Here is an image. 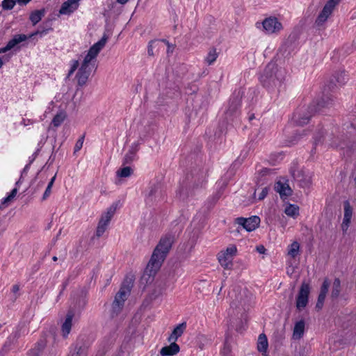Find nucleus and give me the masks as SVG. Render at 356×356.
Returning a JSON list of instances; mask_svg holds the SVG:
<instances>
[{"mask_svg":"<svg viewBox=\"0 0 356 356\" xmlns=\"http://www.w3.org/2000/svg\"><path fill=\"white\" fill-rule=\"evenodd\" d=\"M333 10L329 8L328 7L324 6L322 10L318 14V17H316L314 26L315 27L318 28V29H321L325 23L327 22L328 18L331 16V15L333 13Z\"/></svg>","mask_w":356,"mask_h":356,"instance_id":"nucleus-17","label":"nucleus"},{"mask_svg":"<svg viewBox=\"0 0 356 356\" xmlns=\"http://www.w3.org/2000/svg\"><path fill=\"white\" fill-rule=\"evenodd\" d=\"M321 137H323V136H315V138H314L315 144H317L318 143H320L321 141Z\"/></svg>","mask_w":356,"mask_h":356,"instance_id":"nucleus-56","label":"nucleus"},{"mask_svg":"<svg viewBox=\"0 0 356 356\" xmlns=\"http://www.w3.org/2000/svg\"><path fill=\"white\" fill-rule=\"evenodd\" d=\"M65 118V113H59L54 117L51 123L56 127H59L62 124V122L64 121Z\"/></svg>","mask_w":356,"mask_h":356,"instance_id":"nucleus-35","label":"nucleus"},{"mask_svg":"<svg viewBox=\"0 0 356 356\" xmlns=\"http://www.w3.org/2000/svg\"><path fill=\"white\" fill-rule=\"evenodd\" d=\"M47 344V339L43 337L40 339L29 352V356H40Z\"/></svg>","mask_w":356,"mask_h":356,"instance_id":"nucleus-24","label":"nucleus"},{"mask_svg":"<svg viewBox=\"0 0 356 356\" xmlns=\"http://www.w3.org/2000/svg\"><path fill=\"white\" fill-rule=\"evenodd\" d=\"M84 138H85V136L83 135L76 143L75 144V146H74V153H76V152L79 151L82 147H83V140H84Z\"/></svg>","mask_w":356,"mask_h":356,"instance_id":"nucleus-41","label":"nucleus"},{"mask_svg":"<svg viewBox=\"0 0 356 356\" xmlns=\"http://www.w3.org/2000/svg\"><path fill=\"white\" fill-rule=\"evenodd\" d=\"M173 243V238L171 236L162 237L156 248L145 268V273L149 277H153L160 269L163 262L166 258Z\"/></svg>","mask_w":356,"mask_h":356,"instance_id":"nucleus-3","label":"nucleus"},{"mask_svg":"<svg viewBox=\"0 0 356 356\" xmlns=\"http://www.w3.org/2000/svg\"><path fill=\"white\" fill-rule=\"evenodd\" d=\"M3 62L1 58H0V68L3 66Z\"/></svg>","mask_w":356,"mask_h":356,"instance_id":"nucleus-61","label":"nucleus"},{"mask_svg":"<svg viewBox=\"0 0 356 356\" xmlns=\"http://www.w3.org/2000/svg\"><path fill=\"white\" fill-rule=\"evenodd\" d=\"M310 293V285L303 282L300 286L296 298V308L299 311L304 309L308 304L309 295Z\"/></svg>","mask_w":356,"mask_h":356,"instance_id":"nucleus-9","label":"nucleus"},{"mask_svg":"<svg viewBox=\"0 0 356 356\" xmlns=\"http://www.w3.org/2000/svg\"><path fill=\"white\" fill-rule=\"evenodd\" d=\"M218 56V54L216 49L215 48H211L205 58V62L208 65H211L216 60Z\"/></svg>","mask_w":356,"mask_h":356,"instance_id":"nucleus-34","label":"nucleus"},{"mask_svg":"<svg viewBox=\"0 0 356 356\" xmlns=\"http://www.w3.org/2000/svg\"><path fill=\"white\" fill-rule=\"evenodd\" d=\"M242 296L240 300V304L244 309L248 308V306L250 305V302L252 300L253 295L248 291V290H245L243 291Z\"/></svg>","mask_w":356,"mask_h":356,"instance_id":"nucleus-29","label":"nucleus"},{"mask_svg":"<svg viewBox=\"0 0 356 356\" xmlns=\"http://www.w3.org/2000/svg\"><path fill=\"white\" fill-rule=\"evenodd\" d=\"M104 355H105V351L103 350L102 352H100V351L98 352L97 356H104Z\"/></svg>","mask_w":356,"mask_h":356,"instance_id":"nucleus-59","label":"nucleus"},{"mask_svg":"<svg viewBox=\"0 0 356 356\" xmlns=\"http://www.w3.org/2000/svg\"><path fill=\"white\" fill-rule=\"evenodd\" d=\"M132 173V169L130 167H124L117 171V175L120 177H128Z\"/></svg>","mask_w":356,"mask_h":356,"instance_id":"nucleus-36","label":"nucleus"},{"mask_svg":"<svg viewBox=\"0 0 356 356\" xmlns=\"http://www.w3.org/2000/svg\"><path fill=\"white\" fill-rule=\"evenodd\" d=\"M268 190L267 187L263 188L261 192L259 195V198L258 199L259 200H264L266 197V195L268 194Z\"/></svg>","mask_w":356,"mask_h":356,"instance_id":"nucleus-45","label":"nucleus"},{"mask_svg":"<svg viewBox=\"0 0 356 356\" xmlns=\"http://www.w3.org/2000/svg\"><path fill=\"white\" fill-rule=\"evenodd\" d=\"M31 0H17V2L19 4V5H26L29 1H31Z\"/></svg>","mask_w":356,"mask_h":356,"instance_id":"nucleus-53","label":"nucleus"},{"mask_svg":"<svg viewBox=\"0 0 356 356\" xmlns=\"http://www.w3.org/2000/svg\"><path fill=\"white\" fill-rule=\"evenodd\" d=\"M224 351L229 352V349L225 346V347L224 348Z\"/></svg>","mask_w":356,"mask_h":356,"instance_id":"nucleus-64","label":"nucleus"},{"mask_svg":"<svg viewBox=\"0 0 356 356\" xmlns=\"http://www.w3.org/2000/svg\"><path fill=\"white\" fill-rule=\"evenodd\" d=\"M268 339L265 334H259L257 342V349L261 353H266L268 349Z\"/></svg>","mask_w":356,"mask_h":356,"instance_id":"nucleus-30","label":"nucleus"},{"mask_svg":"<svg viewBox=\"0 0 356 356\" xmlns=\"http://www.w3.org/2000/svg\"><path fill=\"white\" fill-rule=\"evenodd\" d=\"M12 293L14 294V299L16 300L18 297V295L17 293L19 291V284H15L12 287Z\"/></svg>","mask_w":356,"mask_h":356,"instance_id":"nucleus-46","label":"nucleus"},{"mask_svg":"<svg viewBox=\"0 0 356 356\" xmlns=\"http://www.w3.org/2000/svg\"><path fill=\"white\" fill-rule=\"evenodd\" d=\"M300 252V244L297 241L293 242L288 247L287 254L291 258H296Z\"/></svg>","mask_w":356,"mask_h":356,"instance_id":"nucleus-32","label":"nucleus"},{"mask_svg":"<svg viewBox=\"0 0 356 356\" xmlns=\"http://www.w3.org/2000/svg\"><path fill=\"white\" fill-rule=\"evenodd\" d=\"M17 193V188H13V189L11 191V192H10V195H9L10 197H11L12 199H13V198L15 197V195H16Z\"/></svg>","mask_w":356,"mask_h":356,"instance_id":"nucleus-50","label":"nucleus"},{"mask_svg":"<svg viewBox=\"0 0 356 356\" xmlns=\"http://www.w3.org/2000/svg\"><path fill=\"white\" fill-rule=\"evenodd\" d=\"M88 346L83 339H79L70 350L68 356H83L86 354Z\"/></svg>","mask_w":356,"mask_h":356,"instance_id":"nucleus-18","label":"nucleus"},{"mask_svg":"<svg viewBox=\"0 0 356 356\" xmlns=\"http://www.w3.org/2000/svg\"><path fill=\"white\" fill-rule=\"evenodd\" d=\"M73 317L74 313L71 311L68 312L65 320L61 325V335L64 339H67L71 332Z\"/></svg>","mask_w":356,"mask_h":356,"instance_id":"nucleus-19","label":"nucleus"},{"mask_svg":"<svg viewBox=\"0 0 356 356\" xmlns=\"http://www.w3.org/2000/svg\"><path fill=\"white\" fill-rule=\"evenodd\" d=\"M115 210L116 207L112 205L107 209V211L102 216L99 220H103V222H104V223L108 225L109 222L111 221V218H113L115 212Z\"/></svg>","mask_w":356,"mask_h":356,"instance_id":"nucleus-31","label":"nucleus"},{"mask_svg":"<svg viewBox=\"0 0 356 356\" xmlns=\"http://www.w3.org/2000/svg\"><path fill=\"white\" fill-rule=\"evenodd\" d=\"M118 3L121 4H125L129 0H116Z\"/></svg>","mask_w":356,"mask_h":356,"instance_id":"nucleus-58","label":"nucleus"},{"mask_svg":"<svg viewBox=\"0 0 356 356\" xmlns=\"http://www.w3.org/2000/svg\"><path fill=\"white\" fill-rule=\"evenodd\" d=\"M350 131L345 134L343 130L340 131L339 127H334L330 132H326L325 136V140L330 142V146L341 149H346V152L348 155L352 150L356 148V144L350 140V138L355 132V129L352 124L350 125Z\"/></svg>","mask_w":356,"mask_h":356,"instance_id":"nucleus-4","label":"nucleus"},{"mask_svg":"<svg viewBox=\"0 0 356 356\" xmlns=\"http://www.w3.org/2000/svg\"><path fill=\"white\" fill-rule=\"evenodd\" d=\"M275 191L279 193L281 197L284 196H290L292 195V190L289 187V184L277 181L275 186Z\"/></svg>","mask_w":356,"mask_h":356,"instance_id":"nucleus-26","label":"nucleus"},{"mask_svg":"<svg viewBox=\"0 0 356 356\" xmlns=\"http://www.w3.org/2000/svg\"><path fill=\"white\" fill-rule=\"evenodd\" d=\"M79 65V60H74L72 61V65L71 66V68L67 74V79H69L70 76L73 74V73L76 70Z\"/></svg>","mask_w":356,"mask_h":356,"instance_id":"nucleus-40","label":"nucleus"},{"mask_svg":"<svg viewBox=\"0 0 356 356\" xmlns=\"http://www.w3.org/2000/svg\"><path fill=\"white\" fill-rule=\"evenodd\" d=\"M51 188L47 187L42 197V200H46L51 194Z\"/></svg>","mask_w":356,"mask_h":356,"instance_id":"nucleus-48","label":"nucleus"},{"mask_svg":"<svg viewBox=\"0 0 356 356\" xmlns=\"http://www.w3.org/2000/svg\"><path fill=\"white\" fill-rule=\"evenodd\" d=\"M186 329V323L183 322L178 324L172 330V333L168 338V341L176 342L179 337H180Z\"/></svg>","mask_w":356,"mask_h":356,"instance_id":"nucleus-23","label":"nucleus"},{"mask_svg":"<svg viewBox=\"0 0 356 356\" xmlns=\"http://www.w3.org/2000/svg\"><path fill=\"white\" fill-rule=\"evenodd\" d=\"M340 0H327L325 6L334 10V8L339 3Z\"/></svg>","mask_w":356,"mask_h":356,"instance_id":"nucleus-43","label":"nucleus"},{"mask_svg":"<svg viewBox=\"0 0 356 356\" xmlns=\"http://www.w3.org/2000/svg\"><path fill=\"white\" fill-rule=\"evenodd\" d=\"M152 42H149V44L148 46V50H147V52H148V54L149 56H153L154 55V53H153V50H152Z\"/></svg>","mask_w":356,"mask_h":356,"instance_id":"nucleus-54","label":"nucleus"},{"mask_svg":"<svg viewBox=\"0 0 356 356\" xmlns=\"http://www.w3.org/2000/svg\"><path fill=\"white\" fill-rule=\"evenodd\" d=\"M341 291V284L339 278L336 277L332 283L330 298L332 300L337 299Z\"/></svg>","mask_w":356,"mask_h":356,"instance_id":"nucleus-27","label":"nucleus"},{"mask_svg":"<svg viewBox=\"0 0 356 356\" xmlns=\"http://www.w3.org/2000/svg\"><path fill=\"white\" fill-rule=\"evenodd\" d=\"M285 71L275 62H270L260 75L261 85L268 90H273L284 81Z\"/></svg>","mask_w":356,"mask_h":356,"instance_id":"nucleus-5","label":"nucleus"},{"mask_svg":"<svg viewBox=\"0 0 356 356\" xmlns=\"http://www.w3.org/2000/svg\"><path fill=\"white\" fill-rule=\"evenodd\" d=\"M334 101L332 95L323 93L319 99L314 101L307 108H298L293 115V122L297 126L307 124L314 113L321 111L324 108L330 107Z\"/></svg>","mask_w":356,"mask_h":356,"instance_id":"nucleus-1","label":"nucleus"},{"mask_svg":"<svg viewBox=\"0 0 356 356\" xmlns=\"http://www.w3.org/2000/svg\"><path fill=\"white\" fill-rule=\"evenodd\" d=\"M330 285V282L328 278H325L323 284L320 289V293L318 296L317 302L316 304L315 308L319 311L321 310L324 305V301L325 300L326 296L328 292V289Z\"/></svg>","mask_w":356,"mask_h":356,"instance_id":"nucleus-13","label":"nucleus"},{"mask_svg":"<svg viewBox=\"0 0 356 356\" xmlns=\"http://www.w3.org/2000/svg\"><path fill=\"white\" fill-rule=\"evenodd\" d=\"M163 42H164L167 45H168V50H167V52L168 53H170V46H172L168 41H167L166 40H163Z\"/></svg>","mask_w":356,"mask_h":356,"instance_id":"nucleus-57","label":"nucleus"},{"mask_svg":"<svg viewBox=\"0 0 356 356\" xmlns=\"http://www.w3.org/2000/svg\"><path fill=\"white\" fill-rule=\"evenodd\" d=\"M347 80L348 74L345 70L336 71L330 80V86H329V88H331L337 86H343L346 83Z\"/></svg>","mask_w":356,"mask_h":356,"instance_id":"nucleus-14","label":"nucleus"},{"mask_svg":"<svg viewBox=\"0 0 356 356\" xmlns=\"http://www.w3.org/2000/svg\"><path fill=\"white\" fill-rule=\"evenodd\" d=\"M52 259H53V261H56L58 260V258H57V257L54 256V257H53Z\"/></svg>","mask_w":356,"mask_h":356,"instance_id":"nucleus-63","label":"nucleus"},{"mask_svg":"<svg viewBox=\"0 0 356 356\" xmlns=\"http://www.w3.org/2000/svg\"><path fill=\"white\" fill-rule=\"evenodd\" d=\"M92 67L81 65L76 74L77 83L79 86H83L86 84L88 79L90 75Z\"/></svg>","mask_w":356,"mask_h":356,"instance_id":"nucleus-15","label":"nucleus"},{"mask_svg":"<svg viewBox=\"0 0 356 356\" xmlns=\"http://www.w3.org/2000/svg\"><path fill=\"white\" fill-rule=\"evenodd\" d=\"M134 156H135V152L133 150L129 151V152L127 153L126 155L124 156L123 163L124 164L131 163L134 160Z\"/></svg>","mask_w":356,"mask_h":356,"instance_id":"nucleus-39","label":"nucleus"},{"mask_svg":"<svg viewBox=\"0 0 356 356\" xmlns=\"http://www.w3.org/2000/svg\"><path fill=\"white\" fill-rule=\"evenodd\" d=\"M56 179V175L51 179L50 181L49 182L48 185H47V187L48 188H52V186L54 183V181Z\"/></svg>","mask_w":356,"mask_h":356,"instance_id":"nucleus-52","label":"nucleus"},{"mask_svg":"<svg viewBox=\"0 0 356 356\" xmlns=\"http://www.w3.org/2000/svg\"><path fill=\"white\" fill-rule=\"evenodd\" d=\"M17 0H3L1 6L4 10H11L15 5Z\"/></svg>","mask_w":356,"mask_h":356,"instance_id":"nucleus-38","label":"nucleus"},{"mask_svg":"<svg viewBox=\"0 0 356 356\" xmlns=\"http://www.w3.org/2000/svg\"><path fill=\"white\" fill-rule=\"evenodd\" d=\"M173 243V238L171 236L162 237L156 248L145 268V273L149 277H153L160 269L163 262L166 258Z\"/></svg>","mask_w":356,"mask_h":356,"instance_id":"nucleus-2","label":"nucleus"},{"mask_svg":"<svg viewBox=\"0 0 356 356\" xmlns=\"http://www.w3.org/2000/svg\"><path fill=\"white\" fill-rule=\"evenodd\" d=\"M169 342L170 343L169 346H164L161 349L160 355L161 356H173L179 352L180 348L176 342Z\"/></svg>","mask_w":356,"mask_h":356,"instance_id":"nucleus-22","label":"nucleus"},{"mask_svg":"<svg viewBox=\"0 0 356 356\" xmlns=\"http://www.w3.org/2000/svg\"><path fill=\"white\" fill-rule=\"evenodd\" d=\"M253 118H254V115L253 114L249 117L250 120H252Z\"/></svg>","mask_w":356,"mask_h":356,"instance_id":"nucleus-62","label":"nucleus"},{"mask_svg":"<svg viewBox=\"0 0 356 356\" xmlns=\"http://www.w3.org/2000/svg\"><path fill=\"white\" fill-rule=\"evenodd\" d=\"M107 226H108V225L104 223V222H103V220L99 221V223H98V225L97 227V230H96V236L98 238L102 236V234L106 231Z\"/></svg>","mask_w":356,"mask_h":356,"instance_id":"nucleus-37","label":"nucleus"},{"mask_svg":"<svg viewBox=\"0 0 356 356\" xmlns=\"http://www.w3.org/2000/svg\"><path fill=\"white\" fill-rule=\"evenodd\" d=\"M13 199L11 197H10V196L8 195V197H5L2 202V204H5L8 202H9L10 201H11Z\"/></svg>","mask_w":356,"mask_h":356,"instance_id":"nucleus-55","label":"nucleus"},{"mask_svg":"<svg viewBox=\"0 0 356 356\" xmlns=\"http://www.w3.org/2000/svg\"><path fill=\"white\" fill-rule=\"evenodd\" d=\"M81 0H67L64 2L59 10L60 14L67 15L72 13L79 6V2Z\"/></svg>","mask_w":356,"mask_h":356,"instance_id":"nucleus-21","label":"nucleus"},{"mask_svg":"<svg viewBox=\"0 0 356 356\" xmlns=\"http://www.w3.org/2000/svg\"><path fill=\"white\" fill-rule=\"evenodd\" d=\"M38 32L33 33L29 35V37H27L24 34H18L15 35L13 39L8 41L6 46L0 49V54L1 53H6V51L10 50L11 49L14 48L17 44L19 43L25 41L28 38H31L37 34H38Z\"/></svg>","mask_w":356,"mask_h":356,"instance_id":"nucleus-11","label":"nucleus"},{"mask_svg":"<svg viewBox=\"0 0 356 356\" xmlns=\"http://www.w3.org/2000/svg\"><path fill=\"white\" fill-rule=\"evenodd\" d=\"M133 286V276H127L123 281L119 291L116 293L114 301L112 304L111 316L113 318L117 316L122 309L124 302L129 295Z\"/></svg>","mask_w":356,"mask_h":356,"instance_id":"nucleus-6","label":"nucleus"},{"mask_svg":"<svg viewBox=\"0 0 356 356\" xmlns=\"http://www.w3.org/2000/svg\"><path fill=\"white\" fill-rule=\"evenodd\" d=\"M305 322L304 320H300L296 323L293 330V339L295 340L300 339L305 332Z\"/></svg>","mask_w":356,"mask_h":356,"instance_id":"nucleus-25","label":"nucleus"},{"mask_svg":"<svg viewBox=\"0 0 356 356\" xmlns=\"http://www.w3.org/2000/svg\"><path fill=\"white\" fill-rule=\"evenodd\" d=\"M293 179L299 183L302 188L309 187L312 184V177L309 175L305 174L302 171H298L296 174L291 172Z\"/></svg>","mask_w":356,"mask_h":356,"instance_id":"nucleus-20","label":"nucleus"},{"mask_svg":"<svg viewBox=\"0 0 356 356\" xmlns=\"http://www.w3.org/2000/svg\"><path fill=\"white\" fill-rule=\"evenodd\" d=\"M256 250L260 254H264L266 250L264 246L261 245L257 246Z\"/></svg>","mask_w":356,"mask_h":356,"instance_id":"nucleus-49","label":"nucleus"},{"mask_svg":"<svg viewBox=\"0 0 356 356\" xmlns=\"http://www.w3.org/2000/svg\"><path fill=\"white\" fill-rule=\"evenodd\" d=\"M237 252L235 245H230L225 250L218 254V260L220 266L226 270H231L233 267V259Z\"/></svg>","mask_w":356,"mask_h":356,"instance_id":"nucleus-8","label":"nucleus"},{"mask_svg":"<svg viewBox=\"0 0 356 356\" xmlns=\"http://www.w3.org/2000/svg\"><path fill=\"white\" fill-rule=\"evenodd\" d=\"M270 170L268 168H264L260 171V175L264 176L270 172Z\"/></svg>","mask_w":356,"mask_h":356,"instance_id":"nucleus-51","label":"nucleus"},{"mask_svg":"<svg viewBox=\"0 0 356 356\" xmlns=\"http://www.w3.org/2000/svg\"><path fill=\"white\" fill-rule=\"evenodd\" d=\"M344 216L343 220L341 224V229L343 233H346L348 230L352 216H353V208L350 206L349 201L346 200L343 202Z\"/></svg>","mask_w":356,"mask_h":356,"instance_id":"nucleus-16","label":"nucleus"},{"mask_svg":"<svg viewBox=\"0 0 356 356\" xmlns=\"http://www.w3.org/2000/svg\"><path fill=\"white\" fill-rule=\"evenodd\" d=\"M235 220L238 225H241L248 232L254 230L260 223V218L257 216H253L248 218L239 217L236 218Z\"/></svg>","mask_w":356,"mask_h":356,"instance_id":"nucleus-10","label":"nucleus"},{"mask_svg":"<svg viewBox=\"0 0 356 356\" xmlns=\"http://www.w3.org/2000/svg\"><path fill=\"white\" fill-rule=\"evenodd\" d=\"M159 192V188L156 186H154L151 188L147 198L149 199L150 201L153 200V196H155L156 194Z\"/></svg>","mask_w":356,"mask_h":356,"instance_id":"nucleus-44","label":"nucleus"},{"mask_svg":"<svg viewBox=\"0 0 356 356\" xmlns=\"http://www.w3.org/2000/svg\"><path fill=\"white\" fill-rule=\"evenodd\" d=\"M46 10L44 8L36 10L32 12L30 15L29 19L32 22L33 25L38 24L44 16Z\"/></svg>","mask_w":356,"mask_h":356,"instance_id":"nucleus-28","label":"nucleus"},{"mask_svg":"<svg viewBox=\"0 0 356 356\" xmlns=\"http://www.w3.org/2000/svg\"><path fill=\"white\" fill-rule=\"evenodd\" d=\"M107 40L108 37L104 34L100 40L90 47L87 54L84 57L81 65L92 68H96L95 63L97 60V56L106 45Z\"/></svg>","mask_w":356,"mask_h":356,"instance_id":"nucleus-7","label":"nucleus"},{"mask_svg":"<svg viewBox=\"0 0 356 356\" xmlns=\"http://www.w3.org/2000/svg\"><path fill=\"white\" fill-rule=\"evenodd\" d=\"M284 213L288 216L296 218L299 215V207L297 205L289 204L286 207Z\"/></svg>","mask_w":356,"mask_h":356,"instance_id":"nucleus-33","label":"nucleus"},{"mask_svg":"<svg viewBox=\"0 0 356 356\" xmlns=\"http://www.w3.org/2000/svg\"><path fill=\"white\" fill-rule=\"evenodd\" d=\"M262 25L268 33H274L282 29V24L275 17H270L264 20Z\"/></svg>","mask_w":356,"mask_h":356,"instance_id":"nucleus-12","label":"nucleus"},{"mask_svg":"<svg viewBox=\"0 0 356 356\" xmlns=\"http://www.w3.org/2000/svg\"><path fill=\"white\" fill-rule=\"evenodd\" d=\"M305 131H302V134H296L294 136H293V139L291 140L292 143H296L301 137L302 135L305 134Z\"/></svg>","mask_w":356,"mask_h":356,"instance_id":"nucleus-47","label":"nucleus"},{"mask_svg":"<svg viewBox=\"0 0 356 356\" xmlns=\"http://www.w3.org/2000/svg\"><path fill=\"white\" fill-rule=\"evenodd\" d=\"M175 49V46H170V52L172 53Z\"/></svg>","mask_w":356,"mask_h":356,"instance_id":"nucleus-60","label":"nucleus"},{"mask_svg":"<svg viewBox=\"0 0 356 356\" xmlns=\"http://www.w3.org/2000/svg\"><path fill=\"white\" fill-rule=\"evenodd\" d=\"M340 0H327L325 6L334 10V8L339 3Z\"/></svg>","mask_w":356,"mask_h":356,"instance_id":"nucleus-42","label":"nucleus"}]
</instances>
